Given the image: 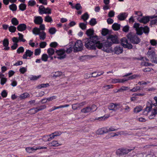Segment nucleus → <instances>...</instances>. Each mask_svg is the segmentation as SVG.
Returning a JSON list of instances; mask_svg holds the SVG:
<instances>
[{
  "label": "nucleus",
  "mask_w": 157,
  "mask_h": 157,
  "mask_svg": "<svg viewBox=\"0 0 157 157\" xmlns=\"http://www.w3.org/2000/svg\"><path fill=\"white\" fill-rule=\"evenodd\" d=\"M127 14L126 13H120L117 16L119 20L121 21L124 20L127 17Z\"/></svg>",
  "instance_id": "nucleus-19"
},
{
  "label": "nucleus",
  "mask_w": 157,
  "mask_h": 157,
  "mask_svg": "<svg viewBox=\"0 0 157 157\" xmlns=\"http://www.w3.org/2000/svg\"><path fill=\"white\" fill-rule=\"evenodd\" d=\"M46 108V106L45 105H41L36 108V110L38 112L39 111L42 110Z\"/></svg>",
  "instance_id": "nucleus-44"
},
{
  "label": "nucleus",
  "mask_w": 157,
  "mask_h": 157,
  "mask_svg": "<svg viewBox=\"0 0 157 157\" xmlns=\"http://www.w3.org/2000/svg\"><path fill=\"white\" fill-rule=\"evenodd\" d=\"M44 21L48 22H51L53 21V20L52 17L48 15L45 17Z\"/></svg>",
  "instance_id": "nucleus-39"
},
{
  "label": "nucleus",
  "mask_w": 157,
  "mask_h": 157,
  "mask_svg": "<svg viewBox=\"0 0 157 157\" xmlns=\"http://www.w3.org/2000/svg\"><path fill=\"white\" fill-rule=\"evenodd\" d=\"M82 8L79 3H77L75 6V8L77 10H79L81 9Z\"/></svg>",
  "instance_id": "nucleus-57"
},
{
  "label": "nucleus",
  "mask_w": 157,
  "mask_h": 157,
  "mask_svg": "<svg viewBox=\"0 0 157 157\" xmlns=\"http://www.w3.org/2000/svg\"><path fill=\"white\" fill-rule=\"evenodd\" d=\"M48 145L50 147H57L60 145L58 141L57 140H54L48 144Z\"/></svg>",
  "instance_id": "nucleus-22"
},
{
  "label": "nucleus",
  "mask_w": 157,
  "mask_h": 157,
  "mask_svg": "<svg viewBox=\"0 0 157 157\" xmlns=\"http://www.w3.org/2000/svg\"><path fill=\"white\" fill-rule=\"evenodd\" d=\"M108 109L111 110L116 111L120 108V105L119 103H109L108 106Z\"/></svg>",
  "instance_id": "nucleus-8"
},
{
  "label": "nucleus",
  "mask_w": 157,
  "mask_h": 157,
  "mask_svg": "<svg viewBox=\"0 0 157 157\" xmlns=\"http://www.w3.org/2000/svg\"><path fill=\"white\" fill-rule=\"evenodd\" d=\"M142 109L143 108L141 106H137L134 108V112L135 113H137L141 111Z\"/></svg>",
  "instance_id": "nucleus-28"
},
{
  "label": "nucleus",
  "mask_w": 157,
  "mask_h": 157,
  "mask_svg": "<svg viewBox=\"0 0 157 157\" xmlns=\"http://www.w3.org/2000/svg\"><path fill=\"white\" fill-rule=\"evenodd\" d=\"M79 27L82 30H85L86 28V24L83 23H81L79 24Z\"/></svg>",
  "instance_id": "nucleus-53"
},
{
  "label": "nucleus",
  "mask_w": 157,
  "mask_h": 157,
  "mask_svg": "<svg viewBox=\"0 0 157 157\" xmlns=\"http://www.w3.org/2000/svg\"><path fill=\"white\" fill-rule=\"evenodd\" d=\"M149 19L150 17L147 16L144 17L140 19H139V18H138V21L140 22L143 23L144 24H145L149 22Z\"/></svg>",
  "instance_id": "nucleus-15"
},
{
  "label": "nucleus",
  "mask_w": 157,
  "mask_h": 157,
  "mask_svg": "<svg viewBox=\"0 0 157 157\" xmlns=\"http://www.w3.org/2000/svg\"><path fill=\"white\" fill-rule=\"evenodd\" d=\"M94 33V30L92 29H90L86 30V34L87 36H90L93 34Z\"/></svg>",
  "instance_id": "nucleus-35"
},
{
  "label": "nucleus",
  "mask_w": 157,
  "mask_h": 157,
  "mask_svg": "<svg viewBox=\"0 0 157 157\" xmlns=\"http://www.w3.org/2000/svg\"><path fill=\"white\" fill-rule=\"evenodd\" d=\"M45 8L43 6H41L39 7L38 11L40 14H44V13H46L45 12Z\"/></svg>",
  "instance_id": "nucleus-25"
},
{
  "label": "nucleus",
  "mask_w": 157,
  "mask_h": 157,
  "mask_svg": "<svg viewBox=\"0 0 157 157\" xmlns=\"http://www.w3.org/2000/svg\"><path fill=\"white\" fill-rule=\"evenodd\" d=\"M114 14L115 12L113 10H111L109 12L108 16L110 17H112L114 16Z\"/></svg>",
  "instance_id": "nucleus-56"
},
{
  "label": "nucleus",
  "mask_w": 157,
  "mask_h": 157,
  "mask_svg": "<svg viewBox=\"0 0 157 157\" xmlns=\"http://www.w3.org/2000/svg\"><path fill=\"white\" fill-rule=\"evenodd\" d=\"M33 54V52L29 50H27L24 54L23 55V58L24 59H27V57H30Z\"/></svg>",
  "instance_id": "nucleus-16"
},
{
  "label": "nucleus",
  "mask_w": 157,
  "mask_h": 157,
  "mask_svg": "<svg viewBox=\"0 0 157 157\" xmlns=\"http://www.w3.org/2000/svg\"><path fill=\"white\" fill-rule=\"evenodd\" d=\"M24 51V48L22 47H20L17 50V52L19 54L23 52Z\"/></svg>",
  "instance_id": "nucleus-54"
},
{
  "label": "nucleus",
  "mask_w": 157,
  "mask_h": 157,
  "mask_svg": "<svg viewBox=\"0 0 157 157\" xmlns=\"http://www.w3.org/2000/svg\"><path fill=\"white\" fill-rule=\"evenodd\" d=\"M40 77V76H36L32 75L29 77V79L31 80H35L37 79Z\"/></svg>",
  "instance_id": "nucleus-58"
},
{
  "label": "nucleus",
  "mask_w": 157,
  "mask_h": 157,
  "mask_svg": "<svg viewBox=\"0 0 157 157\" xmlns=\"http://www.w3.org/2000/svg\"><path fill=\"white\" fill-rule=\"evenodd\" d=\"M113 88V85H105L103 86V88L105 90L110 89H112Z\"/></svg>",
  "instance_id": "nucleus-38"
},
{
  "label": "nucleus",
  "mask_w": 157,
  "mask_h": 157,
  "mask_svg": "<svg viewBox=\"0 0 157 157\" xmlns=\"http://www.w3.org/2000/svg\"><path fill=\"white\" fill-rule=\"evenodd\" d=\"M41 52V50L40 48H37L35 50L34 54L35 56L39 55Z\"/></svg>",
  "instance_id": "nucleus-61"
},
{
  "label": "nucleus",
  "mask_w": 157,
  "mask_h": 157,
  "mask_svg": "<svg viewBox=\"0 0 157 157\" xmlns=\"http://www.w3.org/2000/svg\"><path fill=\"white\" fill-rule=\"evenodd\" d=\"M147 55L148 57L150 59L153 58L155 56V52L154 51L152 50L151 51H148L147 52Z\"/></svg>",
  "instance_id": "nucleus-21"
},
{
  "label": "nucleus",
  "mask_w": 157,
  "mask_h": 157,
  "mask_svg": "<svg viewBox=\"0 0 157 157\" xmlns=\"http://www.w3.org/2000/svg\"><path fill=\"white\" fill-rule=\"evenodd\" d=\"M11 22L13 25H17L19 24L18 21L17 19L15 17H13L12 18L11 20Z\"/></svg>",
  "instance_id": "nucleus-29"
},
{
  "label": "nucleus",
  "mask_w": 157,
  "mask_h": 157,
  "mask_svg": "<svg viewBox=\"0 0 157 157\" xmlns=\"http://www.w3.org/2000/svg\"><path fill=\"white\" fill-rule=\"evenodd\" d=\"M48 58V55L46 54H43L41 57L42 60L44 62H46L47 61Z\"/></svg>",
  "instance_id": "nucleus-51"
},
{
  "label": "nucleus",
  "mask_w": 157,
  "mask_h": 157,
  "mask_svg": "<svg viewBox=\"0 0 157 157\" xmlns=\"http://www.w3.org/2000/svg\"><path fill=\"white\" fill-rule=\"evenodd\" d=\"M121 43L122 45L125 48L131 49L132 48V44L128 43V40L126 38L124 37L121 39Z\"/></svg>",
  "instance_id": "nucleus-9"
},
{
  "label": "nucleus",
  "mask_w": 157,
  "mask_h": 157,
  "mask_svg": "<svg viewBox=\"0 0 157 157\" xmlns=\"http://www.w3.org/2000/svg\"><path fill=\"white\" fill-rule=\"evenodd\" d=\"M47 43L45 42H42L40 44V47L41 48H44L46 46Z\"/></svg>",
  "instance_id": "nucleus-60"
},
{
  "label": "nucleus",
  "mask_w": 157,
  "mask_h": 157,
  "mask_svg": "<svg viewBox=\"0 0 157 157\" xmlns=\"http://www.w3.org/2000/svg\"><path fill=\"white\" fill-rule=\"evenodd\" d=\"M97 109L96 106L94 105H92L90 106H87L85 107L81 110V113L84 114H90L95 111Z\"/></svg>",
  "instance_id": "nucleus-3"
},
{
  "label": "nucleus",
  "mask_w": 157,
  "mask_h": 157,
  "mask_svg": "<svg viewBox=\"0 0 157 157\" xmlns=\"http://www.w3.org/2000/svg\"><path fill=\"white\" fill-rule=\"evenodd\" d=\"M17 29L19 31H23L26 29V25L25 24H21L17 26Z\"/></svg>",
  "instance_id": "nucleus-18"
},
{
  "label": "nucleus",
  "mask_w": 157,
  "mask_h": 157,
  "mask_svg": "<svg viewBox=\"0 0 157 157\" xmlns=\"http://www.w3.org/2000/svg\"><path fill=\"white\" fill-rule=\"evenodd\" d=\"M10 9L13 11H15L17 10V7L14 4H12L9 6Z\"/></svg>",
  "instance_id": "nucleus-41"
},
{
  "label": "nucleus",
  "mask_w": 157,
  "mask_h": 157,
  "mask_svg": "<svg viewBox=\"0 0 157 157\" xmlns=\"http://www.w3.org/2000/svg\"><path fill=\"white\" fill-rule=\"evenodd\" d=\"M29 95L28 93H25L21 94L19 96V98L20 99H23L27 98L29 97Z\"/></svg>",
  "instance_id": "nucleus-32"
},
{
  "label": "nucleus",
  "mask_w": 157,
  "mask_h": 157,
  "mask_svg": "<svg viewBox=\"0 0 157 157\" xmlns=\"http://www.w3.org/2000/svg\"><path fill=\"white\" fill-rule=\"evenodd\" d=\"M106 129V132L107 133L111 131H115L117 130V129L113 127H105Z\"/></svg>",
  "instance_id": "nucleus-45"
},
{
  "label": "nucleus",
  "mask_w": 157,
  "mask_h": 157,
  "mask_svg": "<svg viewBox=\"0 0 157 157\" xmlns=\"http://www.w3.org/2000/svg\"><path fill=\"white\" fill-rule=\"evenodd\" d=\"M25 150L28 153H31L32 152V151L33 150H35V148H34L33 147H26L25 149Z\"/></svg>",
  "instance_id": "nucleus-49"
},
{
  "label": "nucleus",
  "mask_w": 157,
  "mask_h": 157,
  "mask_svg": "<svg viewBox=\"0 0 157 157\" xmlns=\"http://www.w3.org/2000/svg\"><path fill=\"white\" fill-rule=\"evenodd\" d=\"M39 36L40 39L44 40L46 37V34L44 31L41 32L38 34Z\"/></svg>",
  "instance_id": "nucleus-23"
},
{
  "label": "nucleus",
  "mask_w": 157,
  "mask_h": 157,
  "mask_svg": "<svg viewBox=\"0 0 157 157\" xmlns=\"http://www.w3.org/2000/svg\"><path fill=\"white\" fill-rule=\"evenodd\" d=\"M79 107H80L79 106L78 103L75 104H73L72 105V109L74 110H75V109H77V108H79Z\"/></svg>",
  "instance_id": "nucleus-55"
},
{
  "label": "nucleus",
  "mask_w": 157,
  "mask_h": 157,
  "mask_svg": "<svg viewBox=\"0 0 157 157\" xmlns=\"http://www.w3.org/2000/svg\"><path fill=\"white\" fill-rule=\"evenodd\" d=\"M9 44V40L5 38L3 41V45L5 48L4 49L5 50H8L10 49V47H8Z\"/></svg>",
  "instance_id": "nucleus-14"
},
{
  "label": "nucleus",
  "mask_w": 157,
  "mask_h": 157,
  "mask_svg": "<svg viewBox=\"0 0 157 157\" xmlns=\"http://www.w3.org/2000/svg\"><path fill=\"white\" fill-rule=\"evenodd\" d=\"M34 22L36 24H41L43 22V19L40 16H35L34 17Z\"/></svg>",
  "instance_id": "nucleus-13"
},
{
  "label": "nucleus",
  "mask_w": 157,
  "mask_h": 157,
  "mask_svg": "<svg viewBox=\"0 0 157 157\" xmlns=\"http://www.w3.org/2000/svg\"><path fill=\"white\" fill-rule=\"evenodd\" d=\"M36 4V2L33 0H30L28 2L29 6H32Z\"/></svg>",
  "instance_id": "nucleus-63"
},
{
  "label": "nucleus",
  "mask_w": 157,
  "mask_h": 157,
  "mask_svg": "<svg viewBox=\"0 0 157 157\" xmlns=\"http://www.w3.org/2000/svg\"><path fill=\"white\" fill-rule=\"evenodd\" d=\"M58 56L57 58L59 59H62L66 57V55L65 53V51L64 49H59L56 51Z\"/></svg>",
  "instance_id": "nucleus-6"
},
{
  "label": "nucleus",
  "mask_w": 157,
  "mask_h": 157,
  "mask_svg": "<svg viewBox=\"0 0 157 157\" xmlns=\"http://www.w3.org/2000/svg\"><path fill=\"white\" fill-rule=\"evenodd\" d=\"M9 30L11 33H14L16 30V28L13 25H11L8 28Z\"/></svg>",
  "instance_id": "nucleus-42"
},
{
  "label": "nucleus",
  "mask_w": 157,
  "mask_h": 157,
  "mask_svg": "<svg viewBox=\"0 0 157 157\" xmlns=\"http://www.w3.org/2000/svg\"><path fill=\"white\" fill-rule=\"evenodd\" d=\"M26 7V5L24 3L21 4L19 6V9L22 11L25 10Z\"/></svg>",
  "instance_id": "nucleus-43"
},
{
  "label": "nucleus",
  "mask_w": 157,
  "mask_h": 157,
  "mask_svg": "<svg viewBox=\"0 0 157 157\" xmlns=\"http://www.w3.org/2000/svg\"><path fill=\"white\" fill-rule=\"evenodd\" d=\"M28 112L29 113L31 114H33L37 113V111L36 108H32L29 110L28 111Z\"/></svg>",
  "instance_id": "nucleus-48"
},
{
  "label": "nucleus",
  "mask_w": 157,
  "mask_h": 157,
  "mask_svg": "<svg viewBox=\"0 0 157 157\" xmlns=\"http://www.w3.org/2000/svg\"><path fill=\"white\" fill-rule=\"evenodd\" d=\"M123 79H113L111 80V83L115 84L117 83L123 82L124 81H123Z\"/></svg>",
  "instance_id": "nucleus-27"
},
{
  "label": "nucleus",
  "mask_w": 157,
  "mask_h": 157,
  "mask_svg": "<svg viewBox=\"0 0 157 157\" xmlns=\"http://www.w3.org/2000/svg\"><path fill=\"white\" fill-rule=\"evenodd\" d=\"M123 51L122 47L120 46H116L114 48L113 50L114 52L117 54L122 53Z\"/></svg>",
  "instance_id": "nucleus-12"
},
{
  "label": "nucleus",
  "mask_w": 157,
  "mask_h": 157,
  "mask_svg": "<svg viewBox=\"0 0 157 157\" xmlns=\"http://www.w3.org/2000/svg\"><path fill=\"white\" fill-rule=\"evenodd\" d=\"M123 109L124 110L125 113H128L130 111L131 108L129 106L127 105L125 106Z\"/></svg>",
  "instance_id": "nucleus-52"
},
{
  "label": "nucleus",
  "mask_w": 157,
  "mask_h": 157,
  "mask_svg": "<svg viewBox=\"0 0 157 157\" xmlns=\"http://www.w3.org/2000/svg\"><path fill=\"white\" fill-rule=\"evenodd\" d=\"M53 77H56L60 76L62 75V73L60 71L53 72L52 73Z\"/></svg>",
  "instance_id": "nucleus-36"
},
{
  "label": "nucleus",
  "mask_w": 157,
  "mask_h": 157,
  "mask_svg": "<svg viewBox=\"0 0 157 157\" xmlns=\"http://www.w3.org/2000/svg\"><path fill=\"white\" fill-rule=\"evenodd\" d=\"M156 103L154 104H151L150 105H152L153 106L152 109L151 111V114L149 116V118L150 119H152L154 118L155 117V115L157 114V97H155L154 98Z\"/></svg>",
  "instance_id": "nucleus-5"
},
{
  "label": "nucleus",
  "mask_w": 157,
  "mask_h": 157,
  "mask_svg": "<svg viewBox=\"0 0 157 157\" xmlns=\"http://www.w3.org/2000/svg\"><path fill=\"white\" fill-rule=\"evenodd\" d=\"M150 42L151 44L153 46H156L157 44L156 41L154 39L150 40Z\"/></svg>",
  "instance_id": "nucleus-62"
},
{
  "label": "nucleus",
  "mask_w": 157,
  "mask_h": 157,
  "mask_svg": "<svg viewBox=\"0 0 157 157\" xmlns=\"http://www.w3.org/2000/svg\"><path fill=\"white\" fill-rule=\"evenodd\" d=\"M136 86L134 87L132 89L130 90V91L135 92L138 91L140 90L141 87L140 86H137V85H136Z\"/></svg>",
  "instance_id": "nucleus-40"
},
{
  "label": "nucleus",
  "mask_w": 157,
  "mask_h": 157,
  "mask_svg": "<svg viewBox=\"0 0 157 157\" xmlns=\"http://www.w3.org/2000/svg\"><path fill=\"white\" fill-rule=\"evenodd\" d=\"M97 23L95 19L93 18L91 19L89 21V24L91 26H94L96 25Z\"/></svg>",
  "instance_id": "nucleus-46"
},
{
  "label": "nucleus",
  "mask_w": 157,
  "mask_h": 157,
  "mask_svg": "<svg viewBox=\"0 0 157 157\" xmlns=\"http://www.w3.org/2000/svg\"><path fill=\"white\" fill-rule=\"evenodd\" d=\"M49 31L50 34H53L55 33L56 30L55 28H52L49 29Z\"/></svg>",
  "instance_id": "nucleus-64"
},
{
  "label": "nucleus",
  "mask_w": 157,
  "mask_h": 157,
  "mask_svg": "<svg viewBox=\"0 0 157 157\" xmlns=\"http://www.w3.org/2000/svg\"><path fill=\"white\" fill-rule=\"evenodd\" d=\"M139 24L135 23L133 25V27L136 29L137 34L139 35H141L143 33V27H139Z\"/></svg>",
  "instance_id": "nucleus-10"
},
{
  "label": "nucleus",
  "mask_w": 157,
  "mask_h": 157,
  "mask_svg": "<svg viewBox=\"0 0 157 157\" xmlns=\"http://www.w3.org/2000/svg\"><path fill=\"white\" fill-rule=\"evenodd\" d=\"M89 16L88 14L86 13L81 16V18L85 22H86L87 20L89 18Z\"/></svg>",
  "instance_id": "nucleus-34"
},
{
  "label": "nucleus",
  "mask_w": 157,
  "mask_h": 157,
  "mask_svg": "<svg viewBox=\"0 0 157 157\" xmlns=\"http://www.w3.org/2000/svg\"><path fill=\"white\" fill-rule=\"evenodd\" d=\"M33 33L36 35H37L41 32L39 29L36 27L34 28L33 30Z\"/></svg>",
  "instance_id": "nucleus-30"
},
{
  "label": "nucleus",
  "mask_w": 157,
  "mask_h": 157,
  "mask_svg": "<svg viewBox=\"0 0 157 157\" xmlns=\"http://www.w3.org/2000/svg\"><path fill=\"white\" fill-rule=\"evenodd\" d=\"M106 133V129L105 127L99 128L96 132V134L98 135H102Z\"/></svg>",
  "instance_id": "nucleus-17"
},
{
  "label": "nucleus",
  "mask_w": 157,
  "mask_h": 157,
  "mask_svg": "<svg viewBox=\"0 0 157 157\" xmlns=\"http://www.w3.org/2000/svg\"><path fill=\"white\" fill-rule=\"evenodd\" d=\"M127 37L133 44H137L140 42V40L133 33H129L127 34Z\"/></svg>",
  "instance_id": "nucleus-4"
},
{
  "label": "nucleus",
  "mask_w": 157,
  "mask_h": 157,
  "mask_svg": "<svg viewBox=\"0 0 157 157\" xmlns=\"http://www.w3.org/2000/svg\"><path fill=\"white\" fill-rule=\"evenodd\" d=\"M112 28L114 30H118L120 29V25L117 23H114L112 25Z\"/></svg>",
  "instance_id": "nucleus-24"
},
{
  "label": "nucleus",
  "mask_w": 157,
  "mask_h": 157,
  "mask_svg": "<svg viewBox=\"0 0 157 157\" xmlns=\"http://www.w3.org/2000/svg\"><path fill=\"white\" fill-rule=\"evenodd\" d=\"M107 40L110 42L111 44L117 43L118 42L117 37L116 35H110L107 37Z\"/></svg>",
  "instance_id": "nucleus-11"
},
{
  "label": "nucleus",
  "mask_w": 157,
  "mask_h": 157,
  "mask_svg": "<svg viewBox=\"0 0 157 157\" xmlns=\"http://www.w3.org/2000/svg\"><path fill=\"white\" fill-rule=\"evenodd\" d=\"M119 135L127 136L128 134L126 132L124 131H121L119 132H117V133H114V135H113L112 136L113 137L115 136H117Z\"/></svg>",
  "instance_id": "nucleus-33"
},
{
  "label": "nucleus",
  "mask_w": 157,
  "mask_h": 157,
  "mask_svg": "<svg viewBox=\"0 0 157 157\" xmlns=\"http://www.w3.org/2000/svg\"><path fill=\"white\" fill-rule=\"evenodd\" d=\"M18 35L19 36L18 38L19 40L23 42H25V40L23 38V35L22 34L18 33Z\"/></svg>",
  "instance_id": "nucleus-50"
},
{
  "label": "nucleus",
  "mask_w": 157,
  "mask_h": 157,
  "mask_svg": "<svg viewBox=\"0 0 157 157\" xmlns=\"http://www.w3.org/2000/svg\"><path fill=\"white\" fill-rule=\"evenodd\" d=\"M98 37L94 36L86 39L85 41V45L89 49H95L97 47L96 43L98 42Z\"/></svg>",
  "instance_id": "nucleus-1"
},
{
  "label": "nucleus",
  "mask_w": 157,
  "mask_h": 157,
  "mask_svg": "<svg viewBox=\"0 0 157 157\" xmlns=\"http://www.w3.org/2000/svg\"><path fill=\"white\" fill-rule=\"evenodd\" d=\"M83 49V45L81 40H78L75 43L74 46V50L75 52L81 51Z\"/></svg>",
  "instance_id": "nucleus-7"
},
{
  "label": "nucleus",
  "mask_w": 157,
  "mask_h": 157,
  "mask_svg": "<svg viewBox=\"0 0 157 157\" xmlns=\"http://www.w3.org/2000/svg\"><path fill=\"white\" fill-rule=\"evenodd\" d=\"M54 52L55 50L52 48H49L47 50V53L48 54L49 57H50V56H52L54 54Z\"/></svg>",
  "instance_id": "nucleus-31"
},
{
  "label": "nucleus",
  "mask_w": 157,
  "mask_h": 157,
  "mask_svg": "<svg viewBox=\"0 0 157 157\" xmlns=\"http://www.w3.org/2000/svg\"><path fill=\"white\" fill-rule=\"evenodd\" d=\"M96 44L97 47L98 48L101 49L106 52H109V48L112 44L110 42L107 40L102 43L98 41L96 43Z\"/></svg>",
  "instance_id": "nucleus-2"
},
{
  "label": "nucleus",
  "mask_w": 157,
  "mask_h": 157,
  "mask_svg": "<svg viewBox=\"0 0 157 157\" xmlns=\"http://www.w3.org/2000/svg\"><path fill=\"white\" fill-rule=\"evenodd\" d=\"M109 33V30L107 29L104 28L102 29L101 34L103 36H106Z\"/></svg>",
  "instance_id": "nucleus-47"
},
{
  "label": "nucleus",
  "mask_w": 157,
  "mask_h": 157,
  "mask_svg": "<svg viewBox=\"0 0 157 157\" xmlns=\"http://www.w3.org/2000/svg\"><path fill=\"white\" fill-rule=\"evenodd\" d=\"M60 108H61L60 105L58 106H54L51 109H49L48 110V111L49 112H51L56 109H60Z\"/></svg>",
  "instance_id": "nucleus-59"
},
{
  "label": "nucleus",
  "mask_w": 157,
  "mask_h": 157,
  "mask_svg": "<svg viewBox=\"0 0 157 157\" xmlns=\"http://www.w3.org/2000/svg\"><path fill=\"white\" fill-rule=\"evenodd\" d=\"M129 89V88L127 86H122L121 88L118 89L116 92H123Z\"/></svg>",
  "instance_id": "nucleus-37"
},
{
  "label": "nucleus",
  "mask_w": 157,
  "mask_h": 157,
  "mask_svg": "<svg viewBox=\"0 0 157 157\" xmlns=\"http://www.w3.org/2000/svg\"><path fill=\"white\" fill-rule=\"evenodd\" d=\"M152 105L147 106L143 112V114L146 116L150 112L151 109H152Z\"/></svg>",
  "instance_id": "nucleus-20"
},
{
  "label": "nucleus",
  "mask_w": 157,
  "mask_h": 157,
  "mask_svg": "<svg viewBox=\"0 0 157 157\" xmlns=\"http://www.w3.org/2000/svg\"><path fill=\"white\" fill-rule=\"evenodd\" d=\"M138 75H132L130 76L127 78H124L123 79V81L124 82L127 81L128 80H131L136 78Z\"/></svg>",
  "instance_id": "nucleus-26"
}]
</instances>
